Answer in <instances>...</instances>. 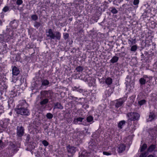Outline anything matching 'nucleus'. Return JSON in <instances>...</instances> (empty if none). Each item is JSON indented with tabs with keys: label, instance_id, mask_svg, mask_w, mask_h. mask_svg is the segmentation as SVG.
I'll use <instances>...</instances> for the list:
<instances>
[{
	"label": "nucleus",
	"instance_id": "obj_1",
	"mask_svg": "<svg viewBox=\"0 0 157 157\" xmlns=\"http://www.w3.org/2000/svg\"><path fill=\"white\" fill-rule=\"evenodd\" d=\"M46 36L49 39L59 40L61 37V34L59 32H56L54 33L52 29H48L46 32Z\"/></svg>",
	"mask_w": 157,
	"mask_h": 157
},
{
	"label": "nucleus",
	"instance_id": "obj_2",
	"mask_svg": "<svg viewBox=\"0 0 157 157\" xmlns=\"http://www.w3.org/2000/svg\"><path fill=\"white\" fill-rule=\"evenodd\" d=\"M17 113L22 115H26L29 114V112L28 109L22 105H19L18 108L16 109Z\"/></svg>",
	"mask_w": 157,
	"mask_h": 157
},
{
	"label": "nucleus",
	"instance_id": "obj_3",
	"mask_svg": "<svg viewBox=\"0 0 157 157\" xmlns=\"http://www.w3.org/2000/svg\"><path fill=\"white\" fill-rule=\"evenodd\" d=\"M127 117L131 121H135L139 119L140 115L136 113H129L127 114Z\"/></svg>",
	"mask_w": 157,
	"mask_h": 157
},
{
	"label": "nucleus",
	"instance_id": "obj_4",
	"mask_svg": "<svg viewBox=\"0 0 157 157\" xmlns=\"http://www.w3.org/2000/svg\"><path fill=\"white\" fill-rule=\"evenodd\" d=\"M126 99L124 98H122L116 100L115 105L116 107L118 108L121 106L125 102Z\"/></svg>",
	"mask_w": 157,
	"mask_h": 157
},
{
	"label": "nucleus",
	"instance_id": "obj_5",
	"mask_svg": "<svg viewBox=\"0 0 157 157\" xmlns=\"http://www.w3.org/2000/svg\"><path fill=\"white\" fill-rule=\"evenodd\" d=\"M17 134L19 136H21L24 134V129L22 127H19V126L17 127Z\"/></svg>",
	"mask_w": 157,
	"mask_h": 157
},
{
	"label": "nucleus",
	"instance_id": "obj_6",
	"mask_svg": "<svg viewBox=\"0 0 157 157\" xmlns=\"http://www.w3.org/2000/svg\"><path fill=\"white\" fill-rule=\"evenodd\" d=\"M83 119H84V118L79 117L77 118L76 119H74V123L75 124H82L83 125H86V123L85 124H84V123H82V120Z\"/></svg>",
	"mask_w": 157,
	"mask_h": 157
},
{
	"label": "nucleus",
	"instance_id": "obj_7",
	"mask_svg": "<svg viewBox=\"0 0 157 157\" xmlns=\"http://www.w3.org/2000/svg\"><path fill=\"white\" fill-rule=\"evenodd\" d=\"M67 149L68 152L71 154H73L75 153L76 151V148L74 147L69 145L67 147Z\"/></svg>",
	"mask_w": 157,
	"mask_h": 157
},
{
	"label": "nucleus",
	"instance_id": "obj_8",
	"mask_svg": "<svg viewBox=\"0 0 157 157\" xmlns=\"http://www.w3.org/2000/svg\"><path fill=\"white\" fill-rule=\"evenodd\" d=\"M118 149L117 151L119 153L122 152L125 149V146L124 144H120L118 146Z\"/></svg>",
	"mask_w": 157,
	"mask_h": 157
},
{
	"label": "nucleus",
	"instance_id": "obj_9",
	"mask_svg": "<svg viewBox=\"0 0 157 157\" xmlns=\"http://www.w3.org/2000/svg\"><path fill=\"white\" fill-rule=\"evenodd\" d=\"M13 75L17 76L20 73L19 69L16 67L14 66L12 69Z\"/></svg>",
	"mask_w": 157,
	"mask_h": 157
},
{
	"label": "nucleus",
	"instance_id": "obj_10",
	"mask_svg": "<svg viewBox=\"0 0 157 157\" xmlns=\"http://www.w3.org/2000/svg\"><path fill=\"white\" fill-rule=\"evenodd\" d=\"M41 86H48L49 84V81L46 79H43L41 81Z\"/></svg>",
	"mask_w": 157,
	"mask_h": 157
},
{
	"label": "nucleus",
	"instance_id": "obj_11",
	"mask_svg": "<svg viewBox=\"0 0 157 157\" xmlns=\"http://www.w3.org/2000/svg\"><path fill=\"white\" fill-rule=\"evenodd\" d=\"M112 82V79L110 77H107L105 79V82L108 85H110Z\"/></svg>",
	"mask_w": 157,
	"mask_h": 157
},
{
	"label": "nucleus",
	"instance_id": "obj_12",
	"mask_svg": "<svg viewBox=\"0 0 157 157\" xmlns=\"http://www.w3.org/2000/svg\"><path fill=\"white\" fill-rule=\"evenodd\" d=\"M125 121H120L118 124V127L120 129H121L125 125Z\"/></svg>",
	"mask_w": 157,
	"mask_h": 157
},
{
	"label": "nucleus",
	"instance_id": "obj_13",
	"mask_svg": "<svg viewBox=\"0 0 157 157\" xmlns=\"http://www.w3.org/2000/svg\"><path fill=\"white\" fill-rule=\"evenodd\" d=\"M10 24L11 27L13 29H16L18 26L15 20L11 21Z\"/></svg>",
	"mask_w": 157,
	"mask_h": 157
},
{
	"label": "nucleus",
	"instance_id": "obj_14",
	"mask_svg": "<svg viewBox=\"0 0 157 157\" xmlns=\"http://www.w3.org/2000/svg\"><path fill=\"white\" fill-rule=\"evenodd\" d=\"M155 148V145H151L147 149V151L149 152H152L154 150Z\"/></svg>",
	"mask_w": 157,
	"mask_h": 157
},
{
	"label": "nucleus",
	"instance_id": "obj_15",
	"mask_svg": "<svg viewBox=\"0 0 157 157\" xmlns=\"http://www.w3.org/2000/svg\"><path fill=\"white\" fill-rule=\"evenodd\" d=\"M90 145L91 146H90L89 147L90 149H92L95 152H96L98 151V147L94 144L92 145L91 144Z\"/></svg>",
	"mask_w": 157,
	"mask_h": 157
},
{
	"label": "nucleus",
	"instance_id": "obj_16",
	"mask_svg": "<svg viewBox=\"0 0 157 157\" xmlns=\"http://www.w3.org/2000/svg\"><path fill=\"white\" fill-rule=\"evenodd\" d=\"M54 108L62 109L63 108V107L60 103L59 102H57L55 105Z\"/></svg>",
	"mask_w": 157,
	"mask_h": 157
},
{
	"label": "nucleus",
	"instance_id": "obj_17",
	"mask_svg": "<svg viewBox=\"0 0 157 157\" xmlns=\"http://www.w3.org/2000/svg\"><path fill=\"white\" fill-rule=\"evenodd\" d=\"M119 59L118 57L116 56H113L110 60V61L112 63H114L117 62Z\"/></svg>",
	"mask_w": 157,
	"mask_h": 157
},
{
	"label": "nucleus",
	"instance_id": "obj_18",
	"mask_svg": "<svg viewBox=\"0 0 157 157\" xmlns=\"http://www.w3.org/2000/svg\"><path fill=\"white\" fill-rule=\"evenodd\" d=\"M48 101V99L47 98H46L41 100L40 103L41 105H44L46 104Z\"/></svg>",
	"mask_w": 157,
	"mask_h": 157
},
{
	"label": "nucleus",
	"instance_id": "obj_19",
	"mask_svg": "<svg viewBox=\"0 0 157 157\" xmlns=\"http://www.w3.org/2000/svg\"><path fill=\"white\" fill-rule=\"evenodd\" d=\"M147 147V145L146 144H144L140 147V151L142 152L144 151Z\"/></svg>",
	"mask_w": 157,
	"mask_h": 157
},
{
	"label": "nucleus",
	"instance_id": "obj_20",
	"mask_svg": "<svg viewBox=\"0 0 157 157\" xmlns=\"http://www.w3.org/2000/svg\"><path fill=\"white\" fill-rule=\"evenodd\" d=\"M87 155H88L86 151L82 152L81 155H80L79 157H87Z\"/></svg>",
	"mask_w": 157,
	"mask_h": 157
},
{
	"label": "nucleus",
	"instance_id": "obj_21",
	"mask_svg": "<svg viewBox=\"0 0 157 157\" xmlns=\"http://www.w3.org/2000/svg\"><path fill=\"white\" fill-rule=\"evenodd\" d=\"M86 120L88 122H90L93 121V118L91 116H89L87 117Z\"/></svg>",
	"mask_w": 157,
	"mask_h": 157
},
{
	"label": "nucleus",
	"instance_id": "obj_22",
	"mask_svg": "<svg viewBox=\"0 0 157 157\" xmlns=\"http://www.w3.org/2000/svg\"><path fill=\"white\" fill-rule=\"evenodd\" d=\"M140 82L141 85H144L146 83V80L144 78H141L140 79Z\"/></svg>",
	"mask_w": 157,
	"mask_h": 157
},
{
	"label": "nucleus",
	"instance_id": "obj_23",
	"mask_svg": "<svg viewBox=\"0 0 157 157\" xmlns=\"http://www.w3.org/2000/svg\"><path fill=\"white\" fill-rule=\"evenodd\" d=\"M137 47L136 45H134L132 46L131 48V51L135 52L137 50Z\"/></svg>",
	"mask_w": 157,
	"mask_h": 157
},
{
	"label": "nucleus",
	"instance_id": "obj_24",
	"mask_svg": "<svg viewBox=\"0 0 157 157\" xmlns=\"http://www.w3.org/2000/svg\"><path fill=\"white\" fill-rule=\"evenodd\" d=\"M111 9H112L111 10V11L112 13L113 14H116L117 13L118 11H117L116 9L114 7L112 8H111Z\"/></svg>",
	"mask_w": 157,
	"mask_h": 157
},
{
	"label": "nucleus",
	"instance_id": "obj_25",
	"mask_svg": "<svg viewBox=\"0 0 157 157\" xmlns=\"http://www.w3.org/2000/svg\"><path fill=\"white\" fill-rule=\"evenodd\" d=\"M145 103L146 100L144 99L141 100L138 102L139 104L140 105L144 104Z\"/></svg>",
	"mask_w": 157,
	"mask_h": 157
},
{
	"label": "nucleus",
	"instance_id": "obj_26",
	"mask_svg": "<svg viewBox=\"0 0 157 157\" xmlns=\"http://www.w3.org/2000/svg\"><path fill=\"white\" fill-rule=\"evenodd\" d=\"M42 143L45 147H47L49 145L48 142L46 140H43L42 141Z\"/></svg>",
	"mask_w": 157,
	"mask_h": 157
},
{
	"label": "nucleus",
	"instance_id": "obj_27",
	"mask_svg": "<svg viewBox=\"0 0 157 157\" xmlns=\"http://www.w3.org/2000/svg\"><path fill=\"white\" fill-rule=\"evenodd\" d=\"M53 117V115L50 113H48L46 115V117L48 119H52Z\"/></svg>",
	"mask_w": 157,
	"mask_h": 157
},
{
	"label": "nucleus",
	"instance_id": "obj_28",
	"mask_svg": "<svg viewBox=\"0 0 157 157\" xmlns=\"http://www.w3.org/2000/svg\"><path fill=\"white\" fill-rule=\"evenodd\" d=\"M83 70L82 67L79 66L76 68V70L77 71L80 72L82 71Z\"/></svg>",
	"mask_w": 157,
	"mask_h": 157
},
{
	"label": "nucleus",
	"instance_id": "obj_29",
	"mask_svg": "<svg viewBox=\"0 0 157 157\" xmlns=\"http://www.w3.org/2000/svg\"><path fill=\"white\" fill-rule=\"evenodd\" d=\"M128 43L129 44H130L131 43V44H135L136 42V39H132V40H128Z\"/></svg>",
	"mask_w": 157,
	"mask_h": 157
},
{
	"label": "nucleus",
	"instance_id": "obj_30",
	"mask_svg": "<svg viewBox=\"0 0 157 157\" xmlns=\"http://www.w3.org/2000/svg\"><path fill=\"white\" fill-rule=\"evenodd\" d=\"M111 147V148H110L111 150H109V151H110V152L112 153V154L114 153L115 152L116 148L114 147Z\"/></svg>",
	"mask_w": 157,
	"mask_h": 157
},
{
	"label": "nucleus",
	"instance_id": "obj_31",
	"mask_svg": "<svg viewBox=\"0 0 157 157\" xmlns=\"http://www.w3.org/2000/svg\"><path fill=\"white\" fill-rule=\"evenodd\" d=\"M31 18L33 20L36 21L38 17L36 15L34 14L31 16Z\"/></svg>",
	"mask_w": 157,
	"mask_h": 157
},
{
	"label": "nucleus",
	"instance_id": "obj_32",
	"mask_svg": "<svg viewBox=\"0 0 157 157\" xmlns=\"http://www.w3.org/2000/svg\"><path fill=\"white\" fill-rule=\"evenodd\" d=\"M103 153L104 155H112V153L110 152V151H109V152L104 151Z\"/></svg>",
	"mask_w": 157,
	"mask_h": 157
},
{
	"label": "nucleus",
	"instance_id": "obj_33",
	"mask_svg": "<svg viewBox=\"0 0 157 157\" xmlns=\"http://www.w3.org/2000/svg\"><path fill=\"white\" fill-rule=\"evenodd\" d=\"M154 116L153 115L150 114L149 115L148 121H151L154 118Z\"/></svg>",
	"mask_w": 157,
	"mask_h": 157
},
{
	"label": "nucleus",
	"instance_id": "obj_34",
	"mask_svg": "<svg viewBox=\"0 0 157 157\" xmlns=\"http://www.w3.org/2000/svg\"><path fill=\"white\" fill-rule=\"evenodd\" d=\"M23 2L22 0H17L16 2V4L18 5H20L22 4Z\"/></svg>",
	"mask_w": 157,
	"mask_h": 157
},
{
	"label": "nucleus",
	"instance_id": "obj_35",
	"mask_svg": "<svg viewBox=\"0 0 157 157\" xmlns=\"http://www.w3.org/2000/svg\"><path fill=\"white\" fill-rule=\"evenodd\" d=\"M69 36V34L67 33H64L63 34V37L64 38L65 40L68 38Z\"/></svg>",
	"mask_w": 157,
	"mask_h": 157
},
{
	"label": "nucleus",
	"instance_id": "obj_36",
	"mask_svg": "<svg viewBox=\"0 0 157 157\" xmlns=\"http://www.w3.org/2000/svg\"><path fill=\"white\" fill-rule=\"evenodd\" d=\"M139 2V0H134L133 4L135 5H138Z\"/></svg>",
	"mask_w": 157,
	"mask_h": 157
},
{
	"label": "nucleus",
	"instance_id": "obj_37",
	"mask_svg": "<svg viewBox=\"0 0 157 157\" xmlns=\"http://www.w3.org/2000/svg\"><path fill=\"white\" fill-rule=\"evenodd\" d=\"M9 7L7 6H6L3 9V11L6 12L8 11V10H9Z\"/></svg>",
	"mask_w": 157,
	"mask_h": 157
},
{
	"label": "nucleus",
	"instance_id": "obj_38",
	"mask_svg": "<svg viewBox=\"0 0 157 157\" xmlns=\"http://www.w3.org/2000/svg\"><path fill=\"white\" fill-rule=\"evenodd\" d=\"M146 157V153H142L140 156L139 157Z\"/></svg>",
	"mask_w": 157,
	"mask_h": 157
},
{
	"label": "nucleus",
	"instance_id": "obj_39",
	"mask_svg": "<svg viewBox=\"0 0 157 157\" xmlns=\"http://www.w3.org/2000/svg\"><path fill=\"white\" fill-rule=\"evenodd\" d=\"M3 143L2 142V141L1 140H0V147H1V148H2L3 147Z\"/></svg>",
	"mask_w": 157,
	"mask_h": 157
},
{
	"label": "nucleus",
	"instance_id": "obj_40",
	"mask_svg": "<svg viewBox=\"0 0 157 157\" xmlns=\"http://www.w3.org/2000/svg\"><path fill=\"white\" fill-rule=\"evenodd\" d=\"M87 154H88V155H87V157H93L92 155L90 153H87Z\"/></svg>",
	"mask_w": 157,
	"mask_h": 157
},
{
	"label": "nucleus",
	"instance_id": "obj_41",
	"mask_svg": "<svg viewBox=\"0 0 157 157\" xmlns=\"http://www.w3.org/2000/svg\"><path fill=\"white\" fill-rule=\"evenodd\" d=\"M147 157H154V156L151 155H149Z\"/></svg>",
	"mask_w": 157,
	"mask_h": 157
},
{
	"label": "nucleus",
	"instance_id": "obj_42",
	"mask_svg": "<svg viewBox=\"0 0 157 157\" xmlns=\"http://www.w3.org/2000/svg\"><path fill=\"white\" fill-rule=\"evenodd\" d=\"M82 91L83 90H81V89H80L79 90V91L80 92H82Z\"/></svg>",
	"mask_w": 157,
	"mask_h": 157
},
{
	"label": "nucleus",
	"instance_id": "obj_43",
	"mask_svg": "<svg viewBox=\"0 0 157 157\" xmlns=\"http://www.w3.org/2000/svg\"><path fill=\"white\" fill-rule=\"evenodd\" d=\"M23 102H24V105H25V104H26V102L25 101H24Z\"/></svg>",
	"mask_w": 157,
	"mask_h": 157
},
{
	"label": "nucleus",
	"instance_id": "obj_44",
	"mask_svg": "<svg viewBox=\"0 0 157 157\" xmlns=\"http://www.w3.org/2000/svg\"><path fill=\"white\" fill-rule=\"evenodd\" d=\"M9 113H10V115H11V114H12V113H11V112H10Z\"/></svg>",
	"mask_w": 157,
	"mask_h": 157
},
{
	"label": "nucleus",
	"instance_id": "obj_45",
	"mask_svg": "<svg viewBox=\"0 0 157 157\" xmlns=\"http://www.w3.org/2000/svg\"><path fill=\"white\" fill-rule=\"evenodd\" d=\"M44 93H45V94H46L47 93V92H45Z\"/></svg>",
	"mask_w": 157,
	"mask_h": 157
},
{
	"label": "nucleus",
	"instance_id": "obj_46",
	"mask_svg": "<svg viewBox=\"0 0 157 157\" xmlns=\"http://www.w3.org/2000/svg\"><path fill=\"white\" fill-rule=\"evenodd\" d=\"M36 23L37 24H38V22H36Z\"/></svg>",
	"mask_w": 157,
	"mask_h": 157
}]
</instances>
